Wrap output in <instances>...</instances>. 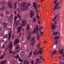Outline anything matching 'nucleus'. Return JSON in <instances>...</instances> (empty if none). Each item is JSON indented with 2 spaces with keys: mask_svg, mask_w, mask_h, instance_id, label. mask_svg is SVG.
Segmentation results:
<instances>
[{
  "mask_svg": "<svg viewBox=\"0 0 64 64\" xmlns=\"http://www.w3.org/2000/svg\"><path fill=\"white\" fill-rule=\"evenodd\" d=\"M0 16H4V14H3V13H1Z\"/></svg>",
  "mask_w": 64,
  "mask_h": 64,
  "instance_id": "obj_48",
  "label": "nucleus"
},
{
  "mask_svg": "<svg viewBox=\"0 0 64 64\" xmlns=\"http://www.w3.org/2000/svg\"><path fill=\"white\" fill-rule=\"evenodd\" d=\"M16 10H17V11L19 13L20 12V10L18 8H17L16 9Z\"/></svg>",
  "mask_w": 64,
  "mask_h": 64,
  "instance_id": "obj_39",
  "label": "nucleus"
},
{
  "mask_svg": "<svg viewBox=\"0 0 64 64\" xmlns=\"http://www.w3.org/2000/svg\"><path fill=\"white\" fill-rule=\"evenodd\" d=\"M4 55H2L0 56V60H2L4 59Z\"/></svg>",
  "mask_w": 64,
  "mask_h": 64,
  "instance_id": "obj_25",
  "label": "nucleus"
},
{
  "mask_svg": "<svg viewBox=\"0 0 64 64\" xmlns=\"http://www.w3.org/2000/svg\"><path fill=\"white\" fill-rule=\"evenodd\" d=\"M40 7V5L39 4H38V8H39V7Z\"/></svg>",
  "mask_w": 64,
  "mask_h": 64,
  "instance_id": "obj_56",
  "label": "nucleus"
},
{
  "mask_svg": "<svg viewBox=\"0 0 64 64\" xmlns=\"http://www.w3.org/2000/svg\"><path fill=\"white\" fill-rule=\"evenodd\" d=\"M8 5L9 6L10 9H12L13 7V3L11 2H8Z\"/></svg>",
  "mask_w": 64,
  "mask_h": 64,
  "instance_id": "obj_7",
  "label": "nucleus"
},
{
  "mask_svg": "<svg viewBox=\"0 0 64 64\" xmlns=\"http://www.w3.org/2000/svg\"><path fill=\"white\" fill-rule=\"evenodd\" d=\"M36 12L37 13H39V11H38V10H36Z\"/></svg>",
  "mask_w": 64,
  "mask_h": 64,
  "instance_id": "obj_54",
  "label": "nucleus"
},
{
  "mask_svg": "<svg viewBox=\"0 0 64 64\" xmlns=\"http://www.w3.org/2000/svg\"><path fill=\"white\" fill-rule=\"evenodd\" d=\"M22 26H19L18 28V34L19 33V32H20L19 34V37H20L21 35V34L20 32H21V30L22 29Z\"/></svg>",
  "mask_w": 64,
  "mask_h": 64,
  "instance_id": "obj_6",
  "label": "nucleus"
},
{
  "mask_svg": "<svg viewBox=\"0 0 64 64\" xmlns=\"http://www.w3.org/2000/svg\"><path fill=\"white\" fill-rule=\"evenodd\" d=\"M20 24L19 23V21H17V22H16V26H17V25H19Z\"/></svg>",
  "mask_w": 64,
  "mask_h": 64,
  "instance_id": "obj_37",
  "label": "nucleus"
},
{
  "mask_svg": "<svg viewBox=\"0 0 64 64\" xmlns=\"http://www.w3.org/2000/svg\"><path fill=\"white\" fill-rule=\"evenodd\" d=\"M1 27H0V31H1Z\"/></svg>",
  "mask_w": 64,
  "mask_h": 64,
  "instance_id": "obj_64",
  "label": "nucleus"
},
{
  "mask_svg": "<svg viewBox=\"0 0 64 64\" xmlns=\"http://www.w3.org/2000/svg\"><path fill=\"white\" fill-rule=\"evenodd\" d=\"M40 34H41V35H40V36H41L42 37V35H43V32H41Z\"/></svg>",
  "mask_w": 64,
  "mask_h": 64,
  "instance_id": "obj_41",
  "label": "nucleus"
},
{
  "mask_svg": "<svg viewBox=\"0 0 64 64\" xmlns=\"http://www.w3.org/2000/svg\"><path fill=\"white\" fill-rule=\"evenodd\" d=\"M4 38H7V36H4L3 37Z\"/></svg>",
  "mask_w": 64,
  "mask_h": 64,
  "instance_id": "obj_49",
  "label": "nucleus"
},
{
  "mask_svg": "<svg viewBox=\"0 0 64 64\" xmlns=\"http://www.w3.org/2000/svg\"><path fill=\"white\" fill-rule=\"evenodd\" d=\"M40 56V58L41 59H42V56Z\"/></svg>",
  "mask_w": 64,
  "mask_h": 64,
  "instance_id": "obj_62",
  "label": "nucleus"
},
{
  "mask_svg": "<svg viewBox=\"0 0 64 64\" xmlns=\"http://www.w3.org/2000/svg\"><path fill=\"white\" fill-rule=\"evenodd\" d=\"M19 61L20 62H22L23 61V60L21 59V58H19Z\"/></svg>",
  "mask_w": 64,
  "mask_h": 64,
  "instance_id": "obj_30",
  "label": "nucleus"
},
{
  "mask_svg": "<svg viewBox=\"0 0 64 64\" xmlns=\"http://www.w3.org/2000/svg\"><path fill=\"white\" fill-rule=\"evenodd\" d=\"M12 50H11L9 52V54H12Z\"/></svg>",
  "mask_w": 64,
  "mask_h": 64,
  "instance_id": "obj_46",
  "label": "nucleus"
},
{
  "mask_svg": "<svg viewBox=\"0 0 64 64\" xmlns=\"http://www.w3.org/2000/svg\"><path fill=\"white\" fill-rule=\"evenodd\" d=\"M30 43L32 46H34V43H35V39L34 38H32L30 40Z\"/></svg>",
  "mask_w": 64,
  "mask_h": 64,
  "instance_id": "obj_10",
  "label": "nucleus"
},
{
  "mask_svg": "<svg viewBox=\"0 0 64 64\" xmlns=\"http://www.w3.org/2000/svg\"><path fill=\"white\" fill-rule=\"evenodd\" d=\"M40 36L38 34H37V38L38 39V40H39V37Z\"/></svg>",
  "mask_w": 64,
  "mask_h": 64,
  "instance_id": "obj_42",
  "label": "nucleus"
},
{
  "mask_svg": "<svg viewBox=\"0 0 64 64\" xmlns=\"http://www.w3.org/2000/svg\"><path fill=\"white\" fill-rule=\"evenodd\" d=\"M34 15V12L33 11H31V12L30 14V18H32L33 16Z\"/></svg>",
  "mask_w": 64,
  "mask_h": 64,
  "instance_id": "obj_12",
  "label": "nucleus"
},
{
  "mask_svg": "<svg viewBox=\"0 0 64 64\" xmlns=\"http://www.w3.org/2000/svg\"><path fill=\"white\" fill-rule=\"evenodd\" d=\"M24 51H22V52L20 53V54L21 55H22H22H24Z\"/></svg>",
  "mask_w": 64,
  "mask_h": 64,
  "instance_id": "obj_33",
  "label": "nucleus"
},
{
  "mask_svg": "<svg viewBox=\"0 0 64 64\" xmlns=\"http://www.w3.org/2000/svg\"><path fill=\"white\" fill-rule=\"evenodd\" d=\"M14 6L15 9L17 8V3L15 2L14 3Z\"/></svg>",
  "mask_w": 64,
  "mask_h": 64,
  "instance_id": "obj_28",
  "label": "nucleus"
},
{
  "mask_svg": "<svg viewBox=\"0 0 64 64\" xmlns=\"http://www.w3.org/2000/svg\"><path fill=\"white\" fill-rule=\"evenodd\" d=\"M26 29L27 30H29V29H30V27H29V25L28 24L27 25Z\"/></svg>",
  "mask_w": 64,
  "mask_h": 64,
  "instance_id": "obj_26",
  "label": "nucleus"
},
{
  "mask_svg": "<svg viewBox=\"0 0 64 64\" xmlns=\"http://www.w3.org/2000/svg\"><path fill=\"white\" fill-rule=\"evenodd\" d=\"M60 60H61V59H62V56H60Z\"/></svg>",
  "mask_w": 64,
  "mask_h": 64,
  "instance_id": "obj_52",
  "label": "nucleus"
},
{
  "mask_svg": "<svg viewBox=\"0 0 64 64\" xmlns=\"http://www.w3.org/2000/svg\"><path fill=\"white\" fill-rule=\"evenodd\" d=\"M2 24L3 26V27L4 29H7L8 28H7V24L5 22H3L2 23Z\"/></svg>",
  "mask_w": 64,
  "mask_h": 64,
  "instance_id": "obj_8",
  "label": "nucleus"
},
{
  "mask_svg": "<svg viewBox=\"0 0 64 64\" xmlns=\"http://www.w3.org/2000/svg\"><path fill=\"white\" fill-rule=\"evenodd\" d=\"M17 15L18 16V18H20L21 16H20V15H19V14H17Z\"/></svg>",
  "mask_w": 64,
  "mask_h": 64,
  "instance_id": "obj_40",
  "label": "nucleus"
},
{
  "mask_svg": "<svg viewBox=\"0 0 64 64\" xmlns=\"http://www.w3.org/2000/svg\"><path fill=\"white\" fill-rule=\"evenodd\" d=\"M13 47V46L12 42H10L9 46L8 47V48H10L9 49V50H10L11 49H12Z\"/></svg>",
  "mask_w": 64,
  "mask_h": 64,
  "instance_id": "obj_13",
  "label": "nucleus"
},
{
  "mask_svg": "<svg viewBox=\"0 0 64 64\" xmlns=\"http://www.w3.org/2000/svg\"><path fill=\"white\" fill-rule=\"evenodd\" d=\"M59 15H60V14H56V16L55 17V18H54V20H56V18H58V17Z\"/></svg>",
  "mask_w": 64,
  "mask_h": 64,
  "instance_id": "obj_19",
  "label": "nucleus"
},
{
  "mask_svg": "<svg viewBox=\"0 0 64 64\" xmlns=\"http://www.w3.org/2000/svg\"><path fill=\"white\" fill-rule=\"evenodd\" d=\"M40 46V44L39 43L38 44V45H37V46H38V49H39V48Z\"/></svg>",
  "mask_w": 64,
  "mask_h": 64,
  "instance_id": "obj_45",
  "label": "nucleus"
},
{
  "mask_svg": "<svg viewBox=\"0 0 64 64\" xmlns=\"http://www.w3.org/2000/svg\"><path fill=\"white\" fill-rule=\"evenodd\" d=\"M39 64H41V61H40V62H39Z\"/></svg>",
  "mask_w": 64,
  "mask_h": 64,
  "instance_id": "obj_63",
  "label": "nucleus"
},
{
  "mask_svg": "<svg viewBox=\"0 0 64 64\" xmlns=\"http://www.w3.org/2000/svg\"><path fill=\"white\" fill-rule=\"evenodd\" d=\"M16 53L15 52H13L12 53V54H15Z\"/></svg>",
  "mask_w": 64,
  "mask_h": 64,
  "instance_id": "obj_60",
  "label": "nucleus"
},
{
  "mask_svg": "<svg viewBox=\"0 0 64 64\" xmlns=\"http://www.w3.org/2000/svg\"><path fill=\"white\" fill-rule=\"evenodd\" d=\"M40 60L39 59H38V58H37V59L36 60V61H39Z\"/></svg>",
  "mask_w": 64,
  "mask_h": 64,
  "instance_id": "obj_55",
  "label": "nucleus"
},
{
  "mask_svg": "<svg viewBox=\"0 0 64 64\" xmlns=\"http://www.w3.org/2000/svg\"><path fill=\"white\" fill-rule=\"evenodd\" d=\"M19 39H16V40L15 42L14 43V45H17L19 43Z\"/></svg>",
  "mask_w": 64,
  "mask_h": 64,
  "instance_id": "obj_11",
  "label": "nucleus"
},
{
  "mask_svg": "<svg viewBox=\"0 0 64 64\" xmlns=\"http://www.w3.org/2000/svg\"><path fill=\"white\" fill-rule=\"evenodd\" d=\"M59 32H54L53 33V35L54 36H56L57 35H59Z\"/></svg>",
  "mask_w": 64,
  "mask_h": 64,
  "instance_id": "obj_17",
  "label": "nucleus"
},
{
  "mask_svg": "<svg viewBox=\"0 0 64 64\" xmlns=\"http://www.w3.org/2000/svg\"><path fill=\"white\" fill-rule=\"evenodd\" d=\"M12 34V32H11V31H10L9 32V34H8V35H9L8 38V39H10L11 38Z\"/></svg>",
  "mask_w": 64,
  "mask_h": 64,
  "instance_id": "obj_21",
  "label": "nucleus"
},
{
  "mask_svg": "<svg viewBox=\"0 0 64 64\" xmlns=\"http://www.w3.org/2000/svg\"><path fill=\"white\" fill-rule=\"evenodd\" d=\"M18 48H19V47H17L16 48V50H17V49H18Z\"/></svg>",
  "mask_w": 64,
  "mask_h": 64,
  "instance_id": "obj_61",
  "label": "nucleus"
},
{
  "mask_svg": "<svg viewBox=\"0 0 64 64\" xmlns=\"http://www.w3.org/2000/svg\"><path fill=\"white\" fill-rule=\"evenodd\" d=\"M41 26H40V27L39 28V31H41Z\"/></svg>",
  "mask_w": 64,
  "mask_h": 64,
  "instance_id": "obj_53",
  "label": "nucleus"
},
{
  "mask_svg": "<svg viewBox=\"0 0 64 64\" xmlns=\"http://www.w3.org/2000/svg\"><path fill=\"white\" fill-rule=\"evenodd\" d=\"M53 22H54V23L55 25H57L58 23H57L56 19V20H55L54 21V20H53Z\"/></svg>",
  "mask_w": 64,
  "mask_h": 64,
  "instance_id": "obj_24",
  "label": "nucleus"
},
{
  "mask_svg": "<svg viewBox=\"0 0 64 64\" xmlns=\"http://www.w3.org/2000/svg\"><path fill=\"white\" fill-rule=\"evenodd\" d=\"M33 6L34 9L36 10L38 9L37 7V4H36V2H34L33 4Z\"/></svg>",
  "mask_w": 64,
  "mask_h": 64,
  "instance_id": "obj_16",
  "label": "nucleus"
},
{
  "mask_svg": "<svg viewBox=\"0 0 64 64\" xmlns=\"http://www.w3.org/2000/svg\"><path fill=\"white\" fill-rule=\"evenodd\" d=\"M58 40H56L55 41V43L56 44H58Z\"/></svg>",
  "mask_w": 64,
  "mask_h": 64,
  "instance_id": "obj_50",
  "label": "nucleus"
},
{
  "mask_svg": "<svg viewBox=\"0 0 64 64\" xmlns=\"http://www.w3.org/2000/svg\"><path fill=\"white\" fill-rule=\"evenodd\" d=\"M43 51V48H42L40 49V51H38L37 52V49H36L34 51L33 53V55L34 56H37V55H39V53H40V54L41 55L42 54V51Z\"/></svg>",
  "mask_w": 64,
  "mask_h": 64,
  "instance_id": "obj_3",
  "label": "nucleus"
},
{
  "mask_svg": "<svg viewBox=\"0 0 64 64\" xmlns=\"http://www.w3.org/2000/svg\"><path fill=\"white\" fill-rule=\"evenodd\" d=\"M32 54V51L30 50V53L29 54V56H28V58H29L30 56Z\"/></svg>",
  "mask_w": 64,
  "mask_h": 64,
  "instance_id": "obj_23",
  "label": "nucleus"
},
{
  "mask_svg": "<svg viewBox=\"0 0 64 64\" xmlns=\"http://www.w3.org/2000/svg\"><path fill=\"white\" fill-rule=\"evenodd\" d=\"M28 36H27V39L28 40H30L31 38V35H32V32L31 31L29 32L28 33Z\"/></svg>",
  "mask_w": 64,
  "mask_h": 64,
  "instance_id": "obj_5",
  "label": "nucleus"
},
{
  "mask_svg": "<svg viewBox=\"0 0 64 64\" xmlns=\"http://www.w3.org/2000/svg\"><path fill=\"white\" fill-rule=\"evenodd\" d=\"M27 60L26 59L24 62V64H26V61H27Z\"/></svg>",
  "mask_w": 64,
  "mask_h": 64,
  "instance_id": "obj_47",
  "label": "nucleus"
},
{
  "mask_svg": "<svg viewBox=\"0 0 64 64\" xmlns=\"http://www.w3.org/2000/svg\"><path fill=\"white\" fill-rule=\"evenodd\" d=\"M2 5H6V2H2Z\"/></svg>",
  "mask_w": 64,
  "mask_h": 64,
  "instance_id": "obj_34",
  "label": "nucleus"
},
{
  "mask_svg": "<svg viewBox=\"0 0 64 64\" xmlns=\"http://www.w3.org/2000/svg\"><path fill=\"white\" fill-rule=\"evenodd\" d=\"M54 38L55 40H58L60 39V36H54Z\"/></svg>",
  "mask_w": 64,
  "mask_h": 64,
  "instance_id": "obj_18",
  "label": "nucleus"
},
{
  "mask_svg": "<svg viewBox=\"0 0 64 64\" xmlns=\"http://www.w3.org/2000/svg\"><path fill=\"white\" fill-rule=\"evenodd\" d=\"M58 0H54V4H55L54 6V8L53 11H55L57 9H61V6L62 4V0H61L60 2H57Z\"/></svg>",
  "mask_w": 64,
  "mask_h": 64,
  "instance_id": "obj_1",
  "label": "nucleus"
},
{
  "mask_svg": "<svg viewBox=\"0 0 64 64\" xmlns=\"http://www.w3.org/2000/svg\"><path fill=\"white\" fill-rule=\"evenodd\" d=\"M36 18H38V19H39L40 17H39V14H36Z\"/></svg>",
  "mask_w": 64,
  "mask_h": 64,
  "instance_id": "obj_36",
  "label": "nucleus"
},
{
  "mask_svg": "<svg viewBox=\"0 0 64 64\" xmlns=\"http://www.w3.org/2000/svg\"><path fill=\"white\" fill-rule=\"evenodd\" d=\"M63 50H64V49H61L58 52L60 55H61V54H62V56H63V57H64V53L63 52Z\"/></svg>",
  "mask_w": 64,
  "mask_h": 64,
  "instance_id": "obj_9",
  "label": "nucleus"
},
{
  "mask_svg": "<svg viewBox=\"0 0 64 64\" xmlns=\"http://www.w3.org/2000/svg\"><path fill=\"white\" fill-rule=\"evenodd\" d=\"M5 6H2L0 8L1 11H4L5 10Z\"/></svg>",
  "mask_w": 64,
  "mask_h": 64,
  "instance_id": "obj_20",
  "label": "nucleus"
},
{
  "mask_svg": "<svg viewBox=\"0 0 64 64\" xmlns=\"http://www.w3.org/2000/svg\"><path fill=\"white\" fill-rule=\"evenodd\" d=\"M6 62V61L4 60V61H2L1 62V64H5Z\"/></svg>",
  "mask_w": 64,
  "mask_h": 64,
  "instance_id": "obj_27",
  "label": "nucleus"
},
{
  "mask_svg": "<svg viewBox=\"0 0 64 64\" xmlns=\"http://www.w3.org/2000/svg\"><path fill=\"white\" fill-rule=\"evenodd\" d=\"M6 14H9V11L8 10H7L6 11Z\"/></svg>",
  "mask_w": 64,
  "mask_h": 64,
  "instance_id": "obj_35",
  "label": "nucleus"
},
{
  "mask_svg": "<svg viewBox=\"0 0 64 64\" xmlns=\"http://www.w3.org/2000/svg\"><path fill=\"white\" fill-rule=\"evenodd\" d=\"M34 61L33 60H32L30 63H32V64H34Z\"/></svg>",
  "mask_w": 64,
  "mask_h": 64,
  "instance_id": "obj_43",
  "label": "nucleus"
},
{
  "mask_svg": "<svg viewBox=\"0 0 64 64\" xmlns=\"http://www.w3.org/2000/svg\"><path fill=\"white\" fill-rule=\"evenodd\" d=\"M29 64V61H28L26 62V64Z\"/></svg>",
  "mask_w": 64,
  "mask_h": 64,
  "instance_id": "obj_51",
  "label": "nucleus"
},
{
  "mask_svg": "<svg viewBox=\"0 0 64 64\" xmlns=\"http://www.w3.org/2000/svg\"><path fill=\"white\" fill-rule=\"evenodd\" d=\"M22 26H24L26 24V22L25 20H23L22 22Z\"/></svg>",
  "mask_w": 64,
  "mask_h": 64,
  "instance_id": "obj_22",
  "label": "nucleus"
},
{
  "mask_svg": "<svg viewBox=\"0 0 64 64\" xmlns=\"http://www.w3.org/2000/svg\"><path fill=\"white\" fill-rule=\"evenodd\" d=\"M9 20H12V21L13 19V18H11V17H9Z\"/></svg>",
  "mask_w": 64,
  "mask_h": 64,
  "instance_id": "obj_38",
  "label": "nucleus"
},
{
  "mask_svg": "<svg viewBox=\"0 0 64 64\" xmlns=\"http://www.w3.org/2000/svg\"><path fill=\"white\" fill-rule=\"evenodd\" d=\"M38 29L39 27L38 26V25H36V28H34V31L32 33V34H33L34 33H36V34H37L38 32Z\"/></svg>",
  "mask_w": 64,
  "mask_h": 64,
  "instance_id": "obj_4",
  "label": "nucleus"
},
{
  "mask_svg": "<svg viewBox=\"0 0 64 64\" xmlns=\"http://www.w3.org/2000/svg\"><path fill=\"white\" fill-rule=\"evenodd\" d=\"M28 4L29 6H30V5H31V4H30V3H28Z\"/></svg>",
  "mask_w": 64,
  "mask_h": 64,
  "instance_id": "obj_58",
  "label": "nucleus"
},
{
  "mask_svg": "<svg viewBox=\"0 0 64 64\" xmlns=\"http://www.w3.org/2000/svg\"><path fill=\"white\" fill-rule=\"evenodd\" d=\"M33 21L34 22V23H35V22H36V19L35 18H34Z\"/></svg>",
  "mask_w": 64,
  "mask_h": 64,
  "instance_id": "obj_32",
  "label": "nucleus"
},
{
  "mask_svg": "<svg viewBox=\"0 0 64 64\" xmlns=\"http://www.w3.org/2000/svg\"><path fill=\"white\" fill-rule=\"evenodd\" d=\"M14 58L16 59H18V58H19V54H17V56H15Z\"/></svg>",
  "mask_w": 64,
  "mask_h": 64,
  "instance_id": "obj_31",
  "label": "nucleus"
},
{
  "mask_svg": "<svg viewBox=\"0 0 64 64\" xmlns=\"http://www.w3.org/2000/svg\"><path fill=\"white\" fill-rule=\"evenodd\" d=\"M13 37H14V34H13L12 36V39H13Z\"/></svg>",
  "mask_w": 64,
  "mask_h": 64,
  "instance_id": "obj_59",
  "label": "nucleus"
},
{
  "mask_svg": "<svg viewBox=\"0 0 64 64\" xmlns=\"http://www.w3.org/2000/svg\"><path fill=\"white\" fill-rule=\"evenodd\" d=\"M28 4L26 2H22L20 7V9L22 11H25L26 10H28Z\"/></svg>",
  "mask_w": 64,
  "mask_h": 64,
  "instance_id": "obj_2",
  "label": "nucleus"
},
{
  "mask_svg": "<svg viewBox=\"0 0 64 64\" xmlns=\"http://www.w3.org/2000/svg\"><path fill=\"white\" fill-rule=\"evenodd\" d=\"M57 53V51L56 50H54L52 52V54H51V56L53 57V56H54L55 54H56Z\"/></svg>",
  "mask_w": 64,
  "mask_h": 64,
  "instance_id": "obj_15",
  "label": "nucleus"
},
{
  "mask_svg": "<svg viewBox=\"0 0 64 64\" xmlns=\"http://www.w3.org/2000/svg\"><path fill=\"white\" fill-rule=\"evenodd\" d=\"M17 16H14V22H15L16 21V20H17Z\"/></svg>",
  "mask_w": 64,
  "mask_h": 64,
  "instance_id": "obj_29",
  "label": "nucleus"
},
{
  "mask_svg": "<svg viewBox=\"0 0 64 64\" xmlns=\"http://www.w3.org/2000/svg\"><path fill=\"white\" fill-rule=\"evenodd\" d=\"M10 17H11L13 18V15L11 14Z\"/></svg>",
  "mask_w": 64,
  "mask_h": 64,
  "instance_id": "obj_44",
  "label": "nucleus"
},
{
  "mask_svg": "<svg viewBox=\"0 0 64 64\" xmlns=\"http://www.w3.org/2000/svg\"><path fill=\"white\" fill-rule=\"evenodd\" d=\"M54 23H52V28H51V29L52 28V31H53L54 30V29L56 28V26L54 24H53Z\"/></svg>",
  "mask_w": 64,
  "mask_h": 64,
  "instance_id": "obj_14",
  "label": "nucleus"
},
{
  "mask_svg": "<svg viewBox=\"0 0 64 64\" xmlns=\"http://www.w3.org/2000/svg\"><path fill=\"white\" fill-rule=\"evenodd\" d=\"M16 13H17V11L16 10L14 12V14L15 15V14H16Z\"/></svg>",
  "mask_w": 64,
  "mask_h": 64,
  "instance_id": "obj_57",
  "label": "nucleus"
}]
</instances>
